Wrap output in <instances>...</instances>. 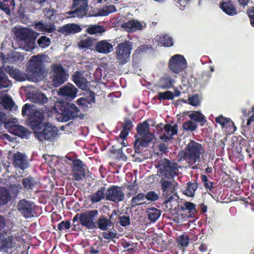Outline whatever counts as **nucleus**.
<instances>
[{
  "mask_svg": "<svg viewBox=\"0 0 254 254\" xmlns=\"http://www.w3.org/2000/svg\"><path fill=\"white\" fill-rule=\"evenodd\" d=\"M0 249L1 250H7L12 249L14 247L12 243V237L11 236H8L0 239Z\"/></svg>",
  "mask_w": 254,
  "mask_h": 254,
  "instance_id": "37",
  "label": "nucleus"
},
{
  "mask_svg": "<svg viewBox=\"0 0 254 254\" xmlns=\"http://www.w3.org/2000/svg\"><path fill=\"white\" fill-rule=\"evenodd\" d=\"M31 100L35 103L44 104L48 102V99L44 94L38 92L32 94Z\"/></svg>",
  "mask_w": 254,
  "mask_h": 254,
  "instance_id": "38",
  "label": "nucleus"
},
{
  "mask_svg": "<svg viewBox=\"0 0 254 254\" xmlns=\"http://www.w3.org/2000/svg\"><path fill=\"white\" fill-rule=\"evenodd\" d=\"M118 219L120 225L123 227H127L130 224V220L129 216L126 215L119 216Z\"/></svg>",
  "mask_w": 254,
  "mask_h": 254,
  "instance_id": "53",
  "label": "nucleus"
},
{
  "mask_svg": "<svg viewBox=\"0 0 254 254\" xmlns=\"http://www.w3.org/2000/svg\"><path fill=\"white\" fill-rule=\"evenodd\" d=\"M164 129L168 134H169L170 132H171V137H172L173 135L176 134L178 133V125L176 124L172 126L170 124H166L164 126Z\"/></svg>",
  "mask_w": 254,
  "mask_h": 254,
  "instance_id": "48",
  "label": "nucleus"
},
{
  "mask_svg": "<svg viewBox=\"0 0 254 254\" xmlns=\"http://www.w3.org/2000/svg\"><path fill=\"white\" fill-rule=\"evenodd\" d=\"M28 111H29L28 120L29 125L34 133L39 129H41V127L44 124V114L43 112H41L36 109H30V105L25 104L22 109V116H25Z\"/></svg>",
  "mask_w": 254,
  "mask_h": 254,
  "instance_id": "4",
  "label": "nucleus"
},
{
  "mask_svg": "<svg viewBox=\"0 0 254 254\" xmlns=\"http://www.w3.org/2000/svg\"><path fill=\"white\" fill-rule=\"evenodd\" d=\"M96 228L103 231H106L114 226V223L108 219L105 215H101L96 222Z\"/></svg>",
  "mask_w": 254,
  "mask_h": 254,
  "instance_id": "25",
  "label": "nucleus"
},
{
  "mask_svg": "<svg viewBox=\"0 0 254 254\" xmlns=\"http://www.w3.org/2000/svg\"><path fill=\"white\" fill-rule=\"evenodd\" d=\"M51 68L52 83L55 87H59L67 81L68 75L62 65L54 64Z\"/></svg>",
  "mask_w": 254,
  "mask_h": 254,
  "instance_id": "9",
  "label": "nucleus"
},
{
  "mask_svg": "<svg viewBox=\"0 0 254 254\" xmlns=\"http://www.w3.org/2000/svg\"><path fill=\"white\" fill-rule=\"evenodd\" d=\"M10 130L12 133L22 138L27 135L28 130L20 125H13L10 127Z\"/></svg>",
  "mask_w": 254,
  "mask_h": 254,
  "instance_id": "31",
  "label": "nucleus"
},
{
  "mask_svg": "<svg viewBox=\"0 0 254 254\" xmlns=\"http://www.w3.org/2000/svg\"><path fill=\"white\" fill-rule=\"evenodd\" d=\"M158 148L159 150L164 154H166L168 152V147L165 143H160L158 145Z\"/></svg>",
  "mask_w": 254,
  "mask_h": 254,
  "instance_id": "63",
  "label": "nucleus"
},
{
  "mask_svg": "<svg viewBox=\"0 0 254 254\" xmlns=\"http://www.w3.org/2000/svg\"><path fill=\"white\" fill-rule=\"evenodd\" d=\"M58 129L57 127L49 122H45L39 129L34 132L35 136L40 141H53L58 135Z\"/></svg>",
  "mask_w": 254,
  "mask_h": 254,
  "instance_id": "8",
  "label": "nucleus"
},
{
  "mask_svg": "<svg viewBox=\"0 0 254 254\" xmlns=\"http://www.w3.org/2000/svg\"><path fill=\"white\" fill-rule=\"evenodd\" d=\"M38 183L34 177L28 176L22 181V184L24 189L26 190H32L37 185Z\"/></svg>",
  "mask_w": 254,
  "mask_h": 254,
  "instance_id": "32",
  "label": "nucleus"
},
{
  "mask_svg": "<svg viewBox=\"0 0 254 254\" xmlns=\"http://www.w3.org/2000/svg\"><path fill=\"white\" fill-rule=\"evenodd\" d=\"M168 65L172 72L179 74L187 68V62L183 56L177 54L171 58Z\"/></svg>",
  "mask_w": 254,
  "mask_h": 254,
  "instance_id": "12",
  "label": "nucleus"
},
{
  "mask_svg": "<svg viewBox=\"0 0 254 254\" xmlns=\"http://www.w3.org/2000/svg\"><path fill=\"white\" fill-rule=\"evenodd\" d=\"M132 48V43L129 41H125L118 44L115 53L120 64H124L127 62Z\"/></svg>",
  "mask_w": 254,
  "mask_h": 254,
  "instance_id": "10",
  "label": "nucleus"
},
{
  "mask_svg": "<svg viewBox=\"0 0 254 254\" xmlns=\"http://www.w3.org/2000/svg\"><path fill=\"white\" fill-rule=\"evenodd\" d=\"M95 102V93L90 91L89 96L87 98L81 97L76 101L77 104L82 107H88L89 105Z\"/></svg>",
  "mask_w": 254,
  "mask_h": 254,
  "instance_id": "27",
  "label": "nucleus"
},
{
  "mask_svg": "<svg viewBox=\"0 0 254 254\" xmlns=\"http://www.w3.org/2000/svg\"><path fill=\"white\" fill-rule=\"evenodd\" d=\"M0 104H2L6 109H11L14 105V102L8 96L0 97Z\"/></svg>",
  "mask_w": 254,
  "mask_h": 254,
  "instance_id": "42",
  "label": "nucleus"
},
{
  "mask_svg": "<svg viewBox=\"0 0 254 254\" xmlns=\"http://www.w3.org/2000/svg\"><path fill=\"white\" fill-rule=\"evenodd\" d=\"M200 179L202 182L203 183L205 189L207 191V192L208 193H209V192H212L213 189L214 188V183L209 181L207 177L205 175H201L200 176Z\"/></svg>",
  "mask_w": 254,
  "mask_h": 254,
  "instance_id": "43",
  "label": "nucleus"
},
{
  "mask_svg": "<svg viewBox=\"0 0 254 254\" xmlns=\"http://www.w3.org/2000/svg\"><path fill=\"white\" fill-rule=\"evenodd\" d=\"M4 70L9 74V75L19 81H24L25 79V75L17 68H14L13 66L7 65L4 68Z\"/></svg>",
  "mask_w": 254,
  "mask_h": 254,
  "instance_id": "23",
  "label": "nucleus"
},
{
  "mask_svg": "<svg viewBox=\"0 0 254 254\" xmlns=\"http://www.w3.org/2000/svg\"><path fill=\"white\" fill-rule=\"evenodd\" d=\"M44 63L42 55H36L31 57L27 67V75L32 81L38 79L44 73Z\"/></svg>",
  "mask_w": 254,
  "mask_h": 254,
  "instance_id": "5",
  "label": "nucleus"
},
{
  "mask_svg": "<svg viewBox=\"0 0 254 254\" xmlns=\"http://www.w3.org/2000/svg\"><path fill=\"white\" fill-rule=\"evenodd\" d=\"M133 127L132 123L130 119L126 118L125 119L124 124L123 126V129L120 134V137L124 140L128 135L129 132Z\"/></svg>",
  "mask_w": 254,
  "mask_h": 254,
  "instance_id": "30",
  "label": "nucleus"
},
{
  "mask_svg": "<svg viewBox=\"0 0 254 254\" xmlns=\"http://www.w3.org/2000/svg\"><path fill=\"white\" fill-rule=\"evenodd\" d=\"M124 197L125 194L122 188L117 186L109 187L106 192V199L115 203L123 201Z\"/></svg>",
  "mask_w": 254,
  "mask_h": 254,
  "instance_id": "16",
  "label": "nucleus"
},
{
  "mask_svg": "<svg viewBox=\"0 0 254 254\" xmlns=\"http://www.w3.org/2000/svg\"><path fill=\"white\" fill-rule=\"evenodd\" d=\"M71 223L69 220L62 221L57 225L58 230L62 231L64 229H68L70 228Z\"/></svg>",
  "mask_w": 254,
  "mask_h": 254,
  "instance_id": "56",
  "label": "nucleus"
},
{
  "mask_svg": "<svg viewBox=\"0 0 254 254\" xmlns=\"http://www.w3.org/2000/svg\"><path fill=\"white\" fill-rule=\"evenodd\" d=\"M114 146H112V149L111 150L112 153L113 154H117V158L119 160H126L127 157L124 154L122 148L115 149H114Z\"/></svg>",
  "mask_w": 254,
  "mask_h": 254,
  "instance_id": "54",
  "label": "nucleus"
},
{
  "mask_svg": "<svg viewBox=\"0 0 254 254\" xmlns=\"http://www.w3.org/2000/svg\"><path fill=\"white\" fill-rule=\"evenodd\" d=\"M189 117L191 120L200 123L201 126H203L206 122L205 116L198 111H194Z\"/></svg>",
  "mask_w": 254,
  "mask_h": 254,
  "instance_id": "39",
  "label": "nucleus"
},
{
  "mask_svg": "<svg viewBox=\"0 0 254 254\" xmlns=\"http://www.w3.org/2000/svg\"><path fill=\"white\" fill-rule=\"evenodd\" d=\"M248 16L250 19V23L253 27H254V7L252 6L247 10Z\"/></svg>",
  "mask_w": 254,
  "mask_h": 254,
  "instance_id": "59",
  "label": "nucleus"
},
{
  "mask_svg": "<svg viewBox=\"0 0 254 254\" xmlns=\"http://www.w3.org/2000/svg\"><path fill=\"white\" fill-rule=\"evenodd\" d=\"M197 187L198 184L196 182L193 183L189 182L187 184V188L185 190V194L188 196L193 197Z\"/></svg>",
  "mask_w": 254,
  "mask_h": 254,
  "instance_id": "40",
  "label": "nucleus"
},
{
  "mask_svg": "<svg viewBox=\"0 0 254 254\" xmlns=\"http://www.w3.org/2000/svg\"><path fill=\"white\" fill-rule=\"evenodd\" d=\"M105 188L104 187H101L95 193L91 194L89 196L90 200L92 203H98L106 198Z\"/></svg>",
  "mask_w": 254,
  "mask_h": 254,
  "instance_id": "28",
  "label": "nucleus"
},
{
  "mask_svg": "<svg viewBox=\"0 0 254 254\" xmlns=\"http://www.w3.org/2000/svg\"><path fill=\"white\" fill-rule=\"evenodd\" d=\"M72 81L81 89L84 90L88 87L87 79L80 71H76L72 75Z\"/></svg>",
  "mask_w": 254,
  "mask_h": 254,
  "instance_id": "22",
  "label": "nucleus"
},
{
  "mask_svg": "<svg viewBox=\"0 0 254 254\" xmlns=\"http://www.w3.org/2000/svg\"><path fill=\"white\" fill-rule=\"evenodd\" d=\"M145 195L146 199L152 201L157 200L159 198L158 195L154 191H149Z\"/></svg>",
  "mask_w": 254,
  "mask_h": 254,
  "instance_id": "57",
  "label": "nucleus"
},
{
  "mask_svg": "<svg viewBox=\"0 0 254 254\" xmlns=\"http://www.w3.org/2000/svg\"><path fill=\"white\" fill-rule=\"evenodd\" d=\"M158 43V45L166 47H169L173 45V41L172 37L167 35H157L155 38Z\"/></svg>",
  "mask_w": 254,
  "mask_h": 254,
  "instance_id": "29",
  "label": "nucleus"
},
{
  "mask_svg": "<svg viewBox=\"0 0 254 254\" xmlns=\"http://www.w3.org/2000/svg\"><path fill=\"white\" fill-rule=\"evenodd\" d=\"M197 125L191 121L186 122L183 124V129L187 131H194L197 128Z\"/></svg>",
  "mask_w": 254,
  "mask_h": 254,
  "instance_id": "46",
  "label": "nucleus"
},
{
  "mask_svg": "<svg viewBox=\"0 0 254 254\" xmlns=\"http://www.w3.org/2000/svg\"><path fill=\"white\" fill-rule=\"evenodd\" d=\"M204 152L202 145L194 140H190L185 149L180 151L178 157V161H186L190 167L200 160V155Z\"/></svg>",
  "mask_w": 254,
  "mask_h": 254,
  "instance_id": "2",
  "label": "nucleus"
},
{
  "mask_svg": "<svg viewBox=\"0 0 254 254\" xmlns=\"http://www.w3.org/2000/svg\"><path fill=\"white\" fill-rule=\"evenodd\" d=\"M13 165L15 168L24 170L29 167L26 156L19 152L14 154Z\"/></svg>",
  "mask_w": 254,
  "mask_h": 254,
  "instance_id": "20",
  "label": "nucleus"
},
{
  "mask_svg": "<svg viewBox=\"0 0 254 254\" xmlns=\"http://www.w3.org/2000/svg\"><path fill=\"white\" fill-rule=\"evenodd\" d=\"M220 7L223 12L229 15L233 16L237 13V9L231 0L222 1L220 4Z\"/></svg>",
  "mask_w": 254,
  "mask_h": 254,
  "instance_id": "24",
  "label": "nucleus"
},
{
  "mask_svg": "<svg viewBox=\"0 0 254 254\" xmlns=\"http://www.w3.org/2000/svg\"><path fill=\"white\" fill-rule=\"evenodd\" d=\"M145 199V193L140 192L132 197L131 202L132 207L145 203L143 201Z\"/></svg>",
  "mask_w": 254,
  "mask_h": 254,
  "instance_id": "41",
  "label": "nucleus"
},
{
  "mask_svg": "<svg viewBox=\"0 0 254 254\" xmlns=\"http://www.w3.org/2000/svg\"><path fill=\"white\" fill-rule=\"evenodd\" d=\"M117 233L112 231H110L108 233H103V237L104 239L107 240H112L117 237Z\"/></svg>",
  "mask_w": 254,
  "mask_h": 254,
  "instance_id": "60",
  "label": "nucleus"
},
{
  "mask_svg": "<svg viewBox=\"0 0 254 254\" xmlns=\"http://www.w3.org/2000/svg\"><path fill=\"white\" fill-rule=\"evenodd\" d=\"M175 83V80L169 75H166L160 80V87L161 89H169L171 88Z\"/></svg>",
  "mask_w": 254,
  "mask_h": 254,
  "instance_id": "36",
  "label": "nucleus"
},
{
  "mask_svg": "<svg viewBox=\"0 0 254 254\" xmlns=\"http://www.w3.org/2000/svg\"><path fill=\"white\" fill-rule=\"evenodd\" d=\"M118 211L117 210H113L111 213L109 215L108 219L110 220L112 223H114V224L118 218Z\"/></svg>",
  "mask_w": 254,
  "mask_h": 254,
  "instance_id": "64",
  "label": "nucleus"
},
{
  "mask_svg": "<svg viewBox=\"0 0 254 254\" xmlns=\"http://www.w3.org/2000/svg\"><path fill=\"white\" fill-rule=\"evenodd\" d=\"M189 103L193 106H197L199 104V100L197 95H193L189 98Z\"/></svg>",
  "mask_w": 254,
  "mask_h": 254,
  "instance_id": "61",
  "label": "nucleus"
},
{
  "mask_svg": "<svg viewBox=\"0 0 254 254\" xmlns=\"http://www.w3.org/2000/svg\"><path fill=\"white\" fill-rule=\"evenodd\" d=\"M19 39L21 48L26 51H31L35 48V33L29 28L18 29L15 33Z\"/></svg>",
  "mask_w": 254,
  "mask_h": 254,
  "instance_id": "6",
  "label": "nucleus"
},
{
  "mask_svg": "<svg viewBox=\"0 0 254 254\" xmlns=\"http://www.w3.org/2000/svg\"><path fill=\"white\" fill-rule=\"evenodd\" d=\"M148 218L150 222H155L160 216L161 211L155 207L148 208L146 209Z\"/></svg>",
  "mask_w": 254,
  "mask_h": 254,
  "instance_id": "33",
  "label": "nucleus"
},
{
  "mask_svg": "<svg viewBox=\"0 0 254 254\" xmlns=\"http://www.w3.org/2000/svg\"><path fill=\"white\" fill-rule=\"evenodd\" d=\"M95 39L91 37H87L85 39L81 40L78 44L79 47L82 49H91Z\"/></svg>",
  "mask_w": 254,
  "mask_h": 254,
  "instance_id": "44",
  "label": "nucleus"
},
{
  "mask_svg": "<svg viewBox=\"0 0 254 254\" xmlns=\"http://www.w3.org/2000/svg\"><path fill=\"white\" fill-rule=\"evenodd\" d=\"M136 131L137 135H135L134 148L135 152H139L141 147H147L149 142L154 139V135L149 132V125L147 121L139 123L136 127Z\"/></svg>",
  "mask_w": 254,
  "mask_h": 254,
  "instance_id": "3",
  "label": "nucleus"
},
{
  "mask_svg": "<svg viewBox=\"0 0 254 254\" xmlns=\"http://www.w3.org/2000/svg\"><path fill=\"white\" fill-rule=\"evenodd\" d=\"M72 8L67 13L73 17L83 18L88 10V0H73Z\"/></svg>",
  "mask_w": 254,
  "mask_h": 254,
  "instance_id": "11",
  "label": "nucleus"
},
{
  "mask_svg": "<svg viewBox=\"0 0 254 254\" xmlns=\"http://www.w3.org/2000/svg\"><path fill=\"white\" fill-rule=\"evenodd\" d=\"M117 11L116 7L114 5H110L106 6L105 8L102 9L100 11V16H107L109 14Z\"/></svg>",
  "mask_w": 254,
  "mask_h": 254,
  "instance_id": "52",
  "label": "nucleus"
},
{
  "mask_svg": "<svg viewBox=\"0 0 254 254\" xmlns=\"http://www.w3.org/2000/svg\"><path fill=\"white\" fill-rule=\"evenodd\" d=\"M161 187L163 196L167 198L164 201L166 204L170 203L173 199V196H175L174 192L176 190L175 186L170 181L165 179H161L160 181Z\"/></svg>",
  "mask_w": 254,
  "mask_h": 254,
  "instance_id": "14",
  "label": "nucleus"
},
{
  "mask_svg": "<svg viewBox=\"0 0 254 254\" xmlns=\"http://www.w3.org/2000/svg\"><path fill=\"white\" fill-rule=\"evenodd\" d=\"M184 207L185 208L188 210H189L190 212H196V205L191 202L187 201L184 203Z\"/></svg>",
  "mask_w": 254,
  "mask_h": 254,
  "instance_id": "58",
  "label": "nucleus"
},
{
  "mask_svg": "<svg viewBox=\"0 0 254 254\" xmlns=\"http://www.w3.org/2000/svg\"><path fill=\"white\" fill-rule=\"evenodd\" d=\"M77 91L73 85L68 83L59 89V94L67 99L72 100L76 97Z\"/></svg>",
  "mask_w": 254,
  "mask_h": 254,
  "instance_id": "19",
  "label": "nucleus"
},
{
  "mask_svg": "<svg viewBox=\"0 0 254 254\" xmlns=\"http://www.w3.org/2000/svg\"><path fill=\"white\" fill-rule=\"evenodd\" d=\"M157 167L158 168V173L167 179H173L178 175L179 165L168 159L160 160Z\"/></svg>",
  "mask_w": 254,
  "mask_h": 254,
  "instance_id": "7",
  "label": "nucleus"
},
{
  "mask_svg": "<svg viewBox=\"0 0 254 254\" xmlns=\"http://www.w3.org/2000/svg\"><path fill=\"white\" fill-rule=\"evenodd\" d=\"M0 8L7 14H9L10 12L9 5L8 3H6L5 1L0 2Z\"/></svg>",
  "mask_w": 254,
  "mask_h": 254,
  "instance_id": "62",
  "label": "nucleus"
},
{
  "mask_svg": "<svg viewBox=\"0 0 254 254\" xmlns=\"http://www.w3.org/2000/svg\"><path fill=\"white\" fill-rule=\"evenodd\" d=\"M95 50L101 54H108L113 50V45L106 40L97 41L95 45Z\"/></svg>",
  "mask_w": 254,
  "mask_h": 254,
  "instance_id": "21",
  "label": "nucleus"
},
{
  "mask_svg": "<svg viewBox=\"0 0 254 254\" xmlns=\"http://www.w3.org/2000/svg\"><path fill=\"white\" fill-rule=\"evenodd\" d=\"M86 31L90 34H94L102 33L104 31V30L102 26L95 25L88 27Z\"/></svg>",
  "mask_w": 254,
  "mask_h": 254,
  "instance_id": "51",
  "label": "nucleus"
},
{
  "mask_svg": "<svg viewBox=\"0 0 254 254\" xmlns=\"http://www.w3.org/2000/svg\"><path fill=\"white\" fill-rule=\"evenodd\" d=\"M82 28L79 25L75 23H69L62 27L61 31L63 34H73L80 32Z\"/></svg>",
  "mask_w": 254,
  "mask_h": 254,
  "instance_id": "26",
  "label": "nucleus"
},
{
  "mask_svg": "<svg viewBox=\"0 0 254 254\" xmlns=\"http://www.w3.org/2000/svg\"><path fill=\"white\" fill-rule=\"evenodd\" d=\"M215 122L219 124L222 128L228 133H233L237 129L234 122L230 118H226L222 115L216 117Z\"/></svg>",
  "mask_w": 254,
  "mask_h": 254,
  "instance_id": "17",
  "label": "nucleus"
},
{
  "mask_svg": "<svg viewBox=\"0 0 254 254\" xmlns=\"http://www.w3.org/2000/svg\"><path fill=\"white\" fill-rule=\"evenodd\" d=\"M174 95L172 91L169 90L163 92H159L157 97V99L160 101L165 100H172L174 99Z\"/></svg>",
  "mask_w": 254,
  "mask_h": 254,
  "instance_id": "45",
  "label": "nucleus"
},
{
  "mask_svg": "<svg viewBox=\"0 0 254 254\" xmlns=\"http://www.w3.org/2000/svg\"><path fill=\"white\" fill-rule=\"evenodd\" d=\"M10 85V81L8 80L5 74L0 71V88H6Z\"/></svg>",
  "mask_w": 254,
  "mask_h": 254,
  "instance_id": "50",
  "label": "nucleus"
},
{
  "mask_svg": "<svg viewBox=\"0 0 254 254\" xmlns=\"http://www.w3.org/2000/svg\"><path fill=\"white\" fill-rule=\"evenodd\" d=\"M189 241L190 239L188 236L184 234L181 235L177 240L178 245L183 248L188 246Z\"/></svg>",
  "mask_w": 254,
  "mask_h": 254,
  "instance_id": "47",
  "label": "nucleus"
},
{
  "mask_svg": "<svg viewBox=\"0 0 254 254\" xmlns=\"http://www.w3.org/2000/svg\"><path fill=\"white\" fill-rule=\"evenodd\" d=\"M245 150L249 157L252 159L251 165L252 167H254V149L250 145H246Z\"/></svg>",
  "mask_w": 254,
  "mask_h": 254,
  "instance_id": "55",
  "label": "nucleus"
},
{
  "mask_svg": "<svg viewBox=\"0 0 254 254\" xmlns=\"http://www.w3.org/2000/svg\"><path fill=\"white\" fill-rule=\"evenodd\" d=\"M84 167L86 166L83 162L79 159L72 160V177L75 181H80L86 177V171Z\"/></svg>",
  "mask_w": 254,
  "mask_h": 254,
  "instance_id": "15",
  "label": "nucleus"
},
{
  "mask_svg": "<svg viewBox=\"0 0 254 254\" xmlns=\"http://www.w3.org/2000/svg\"><path fill=\"white\" fill-rule=\"evenodd\" d=\"M46 111L49 116L56 115L59 121L65 122L78 117L79 109L73 103L59 101L46 108Z\"/></svg>",
  "mask_w": 254,
  "mask_h": 254,
  "instance_id": "1",
  "label": "nucleus"
},
{
  "mask_svg": "<svg viewBox=\"0 0 254 254\" xmlns=\"http://www.w3.org/2000/svg\"><path fill=\"white\" fill-rule=\"evenodd\" d=\"M37 43L41 48H45L50 45V39L46 36H42L38 40Z\"/></svg>",
  "mask_w": 254,
  "mask_h": 254,
  "instance_id": "49",
  "label": "nucleus"
},
{
  "mask_svg": "<svg viewBox=\"0 0 254 254\" xmlns=\"http://www.w3.org/2000/svg\"><path fill=\"white\" fill-rule=\"evenodd\" d=\"M11 197L8 190L5 188H0V205L6 204L10 200Z\"/></svg>",
  "mask_w": 254,
  "mask_h": 254,
  "instance_id": "35",
  "label": "nucleus"
},
{
  "mask_svg": "<svg viewBox=\"0 0 254 254\" xmlns=\"http://www.w3.org/2000/svg\"><path fill=\"white\" fill-rule=\"evenodd\" d=\"M141 27V24L134 19L130 20L122 24V27L129 31L140 29Z\"/></svg>",
  "mask_w": 254,
  "mask_h": 254,
  "instance_id": "34",
  "label": "nucleus"
},
{
  "mask_svg": "<svg viewBox=\"0 0 254 254\" xmlns=\"http://www.w3.org/2000/svg\"><path fill=\"white\" fill-rule=\"evenodd\" d=\"M18 211L26 218L34 216L33 203L25 200H20L17 205Z\"/></svg>",
  "mask_w": 254,
  "mask_h": 254,
  "instance_id": "18",
  "label": "nucleus"
},
{
  "mask_svg": "<svg viewBox=\"0 0 254 254\" xmlns=\"http://www.w3.org/2000/svg\"><path fill=\"white\" fill-rule=\"evenodd\" d=\"M98 214V212L96 209L88 210L81 213L80 224L88 229L96 228V222L94 220Z\"/></svg>",
  "mask_w": 254,
  "mask_h": 254,
  "instance_id": "13",
  "label": "nucleus"
}]
</instances>
